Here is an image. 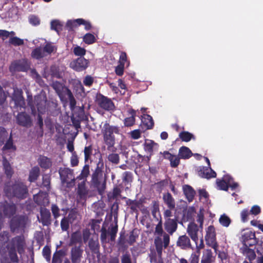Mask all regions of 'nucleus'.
Wrapping results in <instances>:
<instances>
[{
  "label": "nucleus",
  "instance_id": "0eeeda50",
  "mask_svg": "<svg viewBox=\"0 0 263 263\" xmlns=\"http://www.w3.org/2000/svg\"><path fill=\"white\" fill-rule=\"evenodd\" d=\"M96 102L98 105L104 110L112 111L115 109L114 103L112 100L100 93L97 94Z\"/></svg>",
  "mask_w": 263,
  "mask_h": 263
},
{
  "label": "nucleus",
  "instance_id": "9b49d317",
  "mask_svg": "<svg viewBox=\"0 0 263 263\" xmlns=\"http://www.w3.org/2000/svg\"><path fill=\"white\" fill-rule=\"evenodd\" d=\"M3 212V214L5 217L11 218L13 217L16 212V206L13 203H8L5 201L1 205L0 210V218L2 217Z\"/></svg>",
  "mask_w": 263,
  "mask_h": 263
},
{
  "label": "nucleus",
  "instance_id": "3c124183",
  "mask_svg": "<svg viewBox=\"0 0 263 263\" xmlns=\"http://www.w3.org/2000/svg\"><path fill=\"white\" fill-rule=\"evenodd\" d=\"M9 43L15 46H21L24 44V40L17 36H13L10 38Z\"/></svg>",
  "mask_w": 263,
  "mask_h": 263
},
{
  "label": "nucleus",
  "instance_id": "bb28decb",
  "mask_svg": "<svg viewBox=\"0 0 263 263\" xmlns=\"http://www.w3.org/2000/svg\"><path fill=\"white\" fill-rule=\"evenodd\" d=\"M128 112L130 115V116L125 118L123 120L124 125L125 127L132 126L135 124L136 121V111L133 109H130L128 110Z\"/></svg>",
  "mask_w": 263,
  "mask_h": 263
},
{
  "label": "nucleus",
  "instance_id": "a211bd4d",
  "mask_svg": "<svg viewBox=\"0 0 263 263\" xmlns=\"http://www.w3.org/2000/svg\"><path fill=\"white\" fill-rule=\"evenodd\" d=\"M12 245L16 248L17 251L20 254L24 253L25 251L24 246L25 245V239L23 236H17L11 240Z\"/></svg>",
  "mask_w": 263,
  "mask_h": 263
},
{
  "label": "nucleus",
  "instance_id": "e2e57ef3",
  "mask_svg": "<svg viewBox=\"0 0 263 263\" xmlns=\"http://www.w3.org/2000/svg\"><path fill=\"white\" fill-rule=\"evenodd\" d=\"M171 159L170 160V164L171 167L175 168L177 167L180 163V157L175 155H170Z\"/></svg>",
  "mask_w": 263,
  "mask_h": 263
},
{
  "label": "nucleus",
  "instance_id": "423d86ee",
  "mask_svg": "<svg viewBox=\"0 0 263 263\" xmlns=\"http://www.w3.org/2000/svg\"><path fill=\"white\" fill-rule=\"evenodd\" d=\"M28 217L24 215H16L12 217L9 222L10 228L12 232L19 229H24L26 226Z\"/></svg>",
  "mask_w": 263,
  "mask_h": 263
},
{
  "label": "nucleus",
  "instance_id": "f8f14e48",
  "mask_svg": "<svg viewBox=\"0 0 263 263\" xmlns=\"http://www.w3.org/2000/svg\"><path fill=\"white\" fill-rule=\"evenodd\" d=\"M28 105L30 107L32 111L35 110V105L40 113H43L45 111V102L42 100L40 97L35 98V101L33 103L31 96H28L27 98Z\"/></svg>",
  "mask_w": 263,
  "mask_h": 263
},
{
  "label": "nucleus",
  "instance_id": "dca6fc26",
  "mask_svg": "<svg viewBox=\"0 0 263 263\" xmlns=\"http://www.w3.org/2000/svg\"><path fill=\"white\" fill-rule=\"evenodd\" d=\"M198 175L201 178L210 179L216 177V173L211 167L200 166L198 168Z\"/></svg>",
  "mask_w": 263,
  "mask_h": 263
},
{
  "label": "nucleus",
  "instance_id": "a19ab883",
  "mask_svg": "<svg viewBox=\"0 0 263 263\" xmlns=\"http://www.w3.org/2000/svg\"><path fill=\"white\" fill-rule=\"evenodd\" d=\"M77 192L81 198H83L87 195V191L85 187V183L84 181L79 184Z\"/></svg>",
  "mask_w": 263,
  "mask_h": 263
},
{
  "label": "nucleus",
  "instance_id": "ddd939ff",
  "mask_svg": "<svg viewBox=\"0 0 263 263\" xmlns=\"http://www.w3.org/2000/svg\"><path fill=\"white\" fill-rule=\"evenodd\" d=\"M89 64L88 60L84 57H79L70 63L69 66L76 71H82L85 70Z\"/></svg>",
  "mask_w": 263,
  "mask_h": 263
},
{
  "label": "nucleus",
  "instance_id": "864d4df0",
  "mask_svg": "<svg viewBox=\"0 0 263 263\" xmlns=\"http://www.w3.org/2000/svg\"><path fill=\"white\" fill-rule=\"evenodd\" d=\"M37 124L39 126V130H37L36 132L38 133V135L40 137H42L43 136L44 130H43V119L42 117L40 114L37 116Z\"/></svg>",
  "mask_w": 263,
  "mask_h": 263
},
{
  "label": "nucleus",
  "instance_id": "774afa93",
  "mask_svg": "<svg viewBox=\"0 0 263 263\" xmlns=\"http://www.w3.org/2000/svg\"><path fill=\"white\" fill-rule=\"evenodd\" d=\"M121 263H132L130 255L129 253L126 252L121 257Z\"/></svg>",
  "mask_w": 263,
  "mask_h": 263
},
{
  "label": "nucleus",
  "instance_id": "338daca9",
  "mask_svg": "<svg viewBox=\"0 0 263 263\" xmlns=\"http://www.w3.org/2000/svg\"><path fill=\"white\" fill-rule=\"evenodd\" d=\"M118 231V227L117 224L115 226H113L111 228L110 230L109 231V234L110 236L111 241H114L115 240Z\"/></svg>",
  "mask_w": 263,
  "mask_h": 263
},
{
  "label": "nucleus",
  "instance_id": "e433bc0d",
  "mask_svg": "<svg viewBox=\"0 0 263 263\" xmlns=\"http://www.w3.org/2000/svg\"><path fill=\"white\" fill-rule=\"evenodd\" d=\"M10 149H13V151H15L16 149L15 145H14L13 144L11 133L10 134L9 138L7 140L5 145L2 148V150L3 151Z\"/></svg>",
  "mask_w": 263,
  "mask_h": 263
},
{
  "label": "nucleus",
  "instance_id": "20e7f679",
  "mask_svg": "<svg viewBox=\"0 0 263 263\" xmlns=\"http://www.w3.org/2000/svg\"><path fill=\"white\" fill-rule=\"evenodd\" d=\"M104 141L107 146V149L110 151L115 152L116 148H115V134L119 133V128L116 126L110 125L108 123L106 122L102 129Z\"/></svg>",
  "mask_w": 263,
  "mask_h": 263
},
{
  "label": "nucleus",
  "instance_id": "c756f323",
  "mask_svg": "<svg viewBox=\"0 0 263 263\" xmlns=\"http://www.w3.org/2000/svg\"><path fill=\"white\" fill-rule=\"evenodd\" d=\"M126 233L124 230H122L120 233V236L118 238L117 245L120 249L126 250L128 248L126 245Z\"/></svg>",
  "mask_w": 263,
  "mask_h": 263
},
{
  "label": "nucleus",
  "instance_id": "49530a36",
  "mask_svg": "<svg viewBox=\"0 0 263 263\" xmlns=\"http://www.w3.org/2000/svg\"><path fill=\"white\" fill-rule=\"evenodd\" d=\"M219 221L223 227H228L231 223V220L227 215L223 214L220 217Z\"/></svg>",
  "mask_w": 263,
  "mask_h": 263
},
{
  "label": "nucleus",
  "instance_id": "2f4dec72",
  "mask_svg": "<svg viewBox=\"0 0 263 263\" xmlns=\"http://www.w3.org/2000/svg\"><path fill=\"white\" fill-rule=\"evenodd\" d=\"M222 178L224 180L226 183H227L229 187H230L232 190H235L239 186L238 183L234 182L233 177L230 175H224Z\"/></svg>",
  "mask_w": 263,
  "mask_h": 263
},
{
  "label": "nucleus",
  "instance_id": "b1692460",
  "mask_svg": "<svg viewBox=\"0 0 263 263\" xmlns=\"http://www.w3.org/2000/svg\"><path fill=\"white\" fill-rule=\"evenodd\" d=\"M37 162L40 167L44 170H48L51 167L52 162L51 159L46 156L40 155L37 159Z\"/></svg>",
  "mask_w": 263,
  "mask_h": 263
},
{
  "label": "nucleus",
  "instance_id": "4be33fe9",
  "mask_svg": "<svg viewBox=\"0 0 263 263\" xmlns=\"http://www.w3.org/2000/svg\"><path fill=\"white\" fill-rule=\"evenodd\" d=\"M177 245L184 250L192 248L190 239L186 235L179 237L177 241Z\"/></svg>",
  "mask_w": 263,
  "mask_h": 263
},
{
  "label": "nucleus",
  "instance_id": "5fc2aeb1",
  "mask_svg": "<svg viewBox=\"0 0 263 263\" xmlns=\"http://www.w3.org/2000/svg\"><path fill=\"white\" fill-rule=\"evenodd\" d=\"M108 161L115 164H118L120 162V157L118 154L111 153L107 157Z\"/></svg>",
  "mask_w": 263,
  "mask_h": 263
},
{
  "label": "nucleus",
  "instance_id": "09e8293b",
  "mask_svg": "<svg viewBox=\"0 0 263 263\" xmlns=\"http://www.w3.org/2000/svg\"><path fill=\"white\" fill-rule=\"evenodd\" d=\"M84 160L85 162L88 161L91 158L92 154V146L91 145L85 146L84 149Z\"/></svg>",
  "mask_w": 263,
  "mask_h": 263
},
{
  "label": "nucleus",
  "instance_id": "4d7b16f0",
  "mask_svg": "<svg viewBox=\"0 0 263 263\" xmlns=\"http://www.w3.org/2000/svg\"><path fill=\"white\" fill-rule=\"evenodd\" d=\"M89 174V166L85 164L81 171L80 175L77 177V179H82L86 178Z\"/></svg>",
  "mask_w": 263,
  "mask_h": 263
},
{
  "label": "nucleus",
  "instance_id": "2eb2a0df",
  "mask_svg": "<svg viewBox=\"0 0 263 263\" xmlns=\"http://www.w3.org/2000/svg\"><path fill=\"white\" fill-rule=\"evenodd\" d=\"M16 122L18 125L25 127H30L32 125L30 116L25 111L18 113L16 117Z\"/></svg>",
  "mask_w": 263,
  "mask_h": 263
},
{
  "label": "nucleus",
  "instance_id": "69168bd1",
  "mask_svg": "<svg viewBox=\"0 0 263 263\" xmlns=\"http://www.w3.org/2000/svg\"><path fill=\"white\" fill-rule=\"evenodd\" d=\"M77 22L78 23L79 25H84L86 30H90L92 27L91 23L89 21H85L83 18H78L77 19Z\"/></svg>",
  "mask_w": 263,
  "mask_h": 263
},
{
  "label": "nucleus",
  "instance_id": "8fccbe9b",
  "mask_svg": "<svg viewBox=\"0 0 263 263\" xmlns=\"http://www.w3.org/2000/svg\"><path fill=\"white\" fill-rule=\"evenodd\" d=\"M9 236V233L7 231H4L0 234V248L8 241Z\"/></svg>",
  "mask_w": 263,
  "mask_h": 263
},
{
  "label": "nucleus",
  "instance_id": "72a5a7b5",
  "mask_svg": "<svg viewBox=\"0 0 263 263\" xmlns=\"http://www.w3.org/2000/svg\"><path fill=\"white\" fill-rule=\"evenodd\" d=\"M8 255L10 257V260L13 263H18L19 259L16 253V250L14 245H12L10 247L8 248Z\"/></svg>",
  "mask_w": 263,
  "mask_h": 263
},
{
  "label": "nucleus",
  "instance_id": "7ed1b4c3",
  "mask_svg": "<svg viewBox=\"0 0 263 263\" xmlns=\"http://www.w3.org/2000/svg\"><path fill=\"white\" fill-rule=\"evenodd\" d=\"M103 163L99 162L91 175V184L100 194L104 192L106 188V181L103 176Z\"/></svg>",
  "mask_w": 263,
  "mask_h": 263
},
{
  "label": "nucleus",
  "instance_id": "a18cd8bd",
  "mask_svg": "<svg viewBox=\"0 0 263 263\" xmlns=\"http://www.w3.org/2000/svg\"><path fill=\"white\" fill-rule=\"evenodd\" d=\"M255 234L252 231L245 232L242 236V243H247L248 241L253 239L255 238Z\"/></svg>",
  "mask_w": 263,
  "mask_h": 263
},
{
  "label": "nucleus",
  "instance_id": "6e6d98bb",
  "mask_svg": "<svg viewBox=\"0 0 263 263\" xmlns=\"http://www.w3.org/2000/svg\"><path fill=\"white\" fill-rule=\"evenodd\" d=\"M216 184L219 188V190L224 191H228L229 189V186H228V184L222 178L221 179H216Z\"/></svg>",
  "mask_w": 263,
  "mask_h": 263
},
{
  "label": "nucleus",
  "instance_id": "393cba45",
  "mask_svg": "<svg viewBox=\"0 0 263 263\" xmlns=\"http://www.w3.org/2000/svg\"><path fill=\"white\" fill-rule=\"evenodd\" d=\"M164 203L170 209H174L176 206V202L172 194L167 192L163 194L162 197Z\"/></svg>",
  "mask_w": 263,
  "mask_h": 263
},
{
  "label": "nucleus",
  "instance_id": "f3484780",
  "mask_svg": "<svg viewBox=\"0 0 263 263\" xmlns=\"http://www.w3.org/2000/svg\"><path fill=\"white\" fill-rule=\"evenodd\" d=\"M83 250L81 246L72 247L70 250V259L72 263H80L82 258Z\"/></svg>",
  "mask_w": 263,
  "mask_h": 263
},
{
  "label": "nucleus",
  "instance_id": "052dcab7",
  "mask_svg": "<svg viewBox=\"0 0 263 263\" xmlns=\"http://www.w3.org/2000/svg\"><path fill=\"white\" fill-rule=\"evenodd\" d=\"M135 231L136 230L134 229L130 232L129 238L127 240V242L130 246L133 245L136 241V239L138 237V234Z\"/></svg>",
  "mask_w": 263,
  "mask_h": 263
},
{
  "label": "nucleus",
  "instance_id": "c03bdc74",
  "mask_svg": "<svg viewBox=\"0 0 263 263\" xmlns=\"http://www.w3.org/2000/svg\"><path fill=\"white\" fill-rule=\"evenodd\" d=\"M83 40L85 43L90 45L96 42V39L93 34L87 33L84 35Z\"/></svg>",
  "mask_w": 263,
  "mask_h": 263
},
{
  "label": "nucleus",
  "instance_id": "412c9836",
  "mask_svg": "<svg viewBox=\"0 0 263 263\" xmlns=\"http://www.w3.org/2000/svg\"><path fill=\"white\" fill-rule=\"evenodd\" d=\"M142 203L140 201L135 200H132L128 199L126 201V204L129 206L130 213L131 214H136L137 216L139 214L138 209L140 208Z\"/></svg>",
  "mask_w": 263,
  "mask_h": 263
},
{
  "label": "nucleus",
  "instance_id": "f03ea898",
  "mask_svg": "<svg viewBox=\"0 0 263 263\" xmlns=\"http://www.w3.org/2000/svg\"><path fill=\"white\" fill-rule=\"evenodd\" d=\"M155 234L157 235L154 239V245L156 251L159 256H161L162 253L163 247L165 249L170 245V237L168 234L164 232L162 228V221L161 218L156 225L155 230Z\"/></svg>",
  "mask_w": 263,
  "mask_h": 263
},
{
  "label": "nucleus",
  "instance_id": "473e14b6",
  "mask_svg": "<svg viewBox=\"0 0 263 263\" xmlns=\"http://www.w3.org/2000/svg\"><path fill=\"white\" fill-rule=\"evenodd\" d=\"M3 165L6 175L8 178H11L13 174V171L9 162L5 157L3 158Z\"/></svg>",
  "mask_w": 263,
  "mask_h": 263
},
{
  "label": "nucleus",
  "instance_id": "0e129e2a",
  "mask_svg": "<svg viewBox=\"0 0 263 263\" xmlns=\"http://www.w3.org/2000/svg\"><path fill=\"white\" fill-rule=\"evenodd\" d=\"M155 144H156V143L153 141L147 140L144 144V149L148 152L151 153L153 151V147Z\"/></svg>",
  "mask_w": 263,
  "mask_h": 263
},
{
  "label": "nucleus",
  "instance_id": "c9c22d12",
  "mask_svg": "<svg viewBox=\"0 0 263 263\" xmlns=\"http://www.w3.org/2000/svg\"><path fill=\"white\" fill-rule=\"evenodd\" d=\"M46 56L43 49L41 47H37L33 49L31 52V57L35 59L40 60Z\"/></svg>",
  "mask_w": 263,
  "mask_h": 263
},
{
  "label": "nucleus",
  "instance_id": "6ab92c4d",
  "mask_svg": "<svg viewBox=\"0 0 263 263\" xmlns=\"http://www.w3.org/2000/svg\"><path fill=\"white\" fill-rule=\"evenodd\" d=\"M165 230L168 233V235H173L177 229V220L175 219L167 218L165 219L164 223Z\"/></svg>",
  "mask_w": 263,
  "mask_h": 263
},
{
  "label": "nucleus",
  "instance_id": "6e6552de",
  "mask_svg": "<svg viewBox=\"0 0 263 263\" xmlns=\"http://www.w3.org/2000/svg\"><path fill=\"white\" fill-rule=\"evenodd\" d=\"M186 231L192 240L197 244L200 237L199 234H202L203 227L198 226L194 222H191L187 225Z\"/></svg>",
  "mask_w": 263,
  "mask_h": 263
},
{
  "label": "nucleus",
  "instance_id": "f257e3e1",
  "mask_svg": "<svg viewBox=\"0 0 263 263\" xmlns=\"http://www.w3.org/2000/svg\"><path fill=\"white\" fill-rule=\"evenodd\" d=\"M4 191L8 198L15 197L20 200L26 198L28 195L27 186L20 181H15L12 183L7 182L5 184Z\"/></svg>",
  "mask_w": 263,
  "mask_h": 263
},
{
  "label": "nucleus",
  "instance_id": "cd10ccee",
  "mask_svg": "<svg viewBox=\"0 0 263 263\" xmlns=\"http://www.w3.org/2000/svg\"><path fill=\"white\" fill-rule=\"evenodd\" d=\"M33 198L35 203L41 206H46L49 203L48 198L43 194L34 195Z\"/></svg>",
  "mask_w": 263,
  "mask_h": 263
},
{
  "label": "nucleus",
  "instance_id": "f704fd0d",
  "mask_svg": "<svg viewBox=\"0 0 263 263\" xmlns=\"http://www.w3.org/2000/svg\"><path fill=\"white\" fill-rule=\"evenodd\" d=\"M73 213H70L68 217H64L61 221V228L62 231H67L69 228V219L73 217Z\"/></svg>",
  "mask_w": 263,
  "mask_h": 263
},
{
  "label": "nucleus",
  "instance_id": "4468645a",
  "mask_svg": "<svg viewBox=\"0 0 263 263\" xmlns=\"http://www.w3.org/2000/svg\"><path fill=\"white\" fill-rule=\"evenodd\" d=\"M12 100L14 103L13 108L16 109L17 111L21 110L22 108H25L26 103L21 90H17L14 92L12 97Z\"/></svg>",
  "mask_w": 263,
  "mask_h": 263
},
{
  "label": "nucleus",
  "instance_id": "1a4fd4ad",
  "mask_svg": "<svg viewBox=\"0 0 263 263\" xmlns=\"http://www.w3.org/2000/svg\"><path fill=\"white\" fill-rule=\"evenodd\" d=\"M205 240L206 244L216 250L218 245L216 241V232L214 227L212 225L209 226L206 230V234L205 236Z\"/></svg>",
  "mask_w": 263,
  "mask_h": 263
},
{
  "label": "nucleus",
  "instance_id": "de8ad7c7",
  "mask_svg": "<svg viewBox=\"0 0 263 263\" xmlns=\"http://www.w3.org/2000/svg\"><path fill=\"white\" fill-rule=\"evenodd\" d=\"M62 24L58 20H53L51 22V29L59 32L62 30Z\"/></svg>",
  "mask_w": 263,
  "mask_h": 263
},
{
  "label": "nucleus",
  "instance_id": "7c9ffc66",
  "mask_svg": "<svg viewBox=\"0 0 263 263\" xmlns=\"http://www.w3.org/2000/svg\"><path fill=\"white\" fill-rule=\"evenodd\" d=\"M193 155L192 151L187 147L182 146L179 149L178 156L181 159H189Z\"/></svg>",
  "mask_w": 263,
  "mask_h": 263
},
{
  "label": "nucleus",
  "instance_id": "4c0bfd02",
  "mask_svg": "<svg viewBox=\"0 0 263 263\" xmlns=\"http://www.w3.org/2000/svg\"><path fill=\"white\" fill-rule=\"evenodd\" d=\"M82 242V235L80 232L73 233L71 235L70 245H76Z\"/></svg>",
  "mask_w": 263,
  "mask_h": 263
},
{
  "label": "nucleus",
  "instance_id": "aec40b11",
  "mask_svg": "<svg viewBox=\"0 0 263 263\" xmlns=\"http://www.w3.org/2000/svg\"><path fill=\"white\" fill-rule=\"evenodd\" d=\"M41 221L43 226H48L51 224V214L49 210L41 208Z\"/></svg>",
  "mask_w": 263,
  "mask_h": 263
},
{
  "label": "nucleus",
  "instance_id": "79ce46f5",
  "mask_svg": "<svg viewBox=\"0 0 263 263\" xmlns=\"http://www.w3.org/2000/svg\"><path fill=\"white\" fill-rule=\"evenodd\" d=\"M179 136L182 141L186 142L190 141L194 138V135L192 134L185 131L181 132Z\"/></svg>",
  "mask_w": 263,
  "mask_h": 263
},
{
  "label": "nucleus",
  "instance_id": "c85d7f7f",
  "mask_svg": "<svg viewBox=\"0 0 263 263\" xmlns=\"http://www.w3.org/2000/svg\"><path fill=\"white\" fill-rule=\"evenodd\" d=\"M40 174V170L37 166L33 167L29 171L28 180L30 182H34L37 180Z\"/></svg>",
  "mask_w": 263,
  "mask_h": 263
},
{
  "label": "nucleus",
  "instance_id": "58836bf2",
  "mask_svg": "<svg viewBox=\"0 0 263 263\" xmlns=\"http://www.w3.org/2000/svg\"><path fill=\"white\" fill-rule=\"evenodd\" d=\"M213 253L210 249H206L205 254L203 255L201 263H212Z\"/></svg>",
  "mask_w": 263,
  "mask_h": 263
},
{
  "label": "nucleus",
  "instance_id": "9d476101",
  "mask_svg": "<svg viewBox=\"0 0 263 263\" xmlns=\"http://www.w3.org/2000/svg\"><path fill=\"white\" fill-rule=\"evenodd\" d=\"M30 68V63L27 60L23 59L12 62L9 67V69L10 71L26 72Z\"/></svg>",
  "mask_w": 263,
  "mask_h": 263
},
{
  "label": "nucleus",
  "instance_id": "603ef678",
  "mask_svg": "<svg viewBox=\"0 0 263 263\" xmlns=\"http://www.w3.org/2000/svg\"><path fill=\"white\" fill-rule=\"evenodd\" d=\"M8 133L6 129L2 126H0V145L3 144L7 139Z\"/></svg>",
  "mask_w": 263,
  "mask_h": 263
},
{
  "label": "nucleus",
  "instance_id": "a878e982",
  "mask_svg": "<svg viewBox=\"0 0 263 263\" xmlns=\"http://www.w3.org/2000/svg\"><path fill=\"white\" fill-rule=\"evenodd\" d=\"M183 190L187 201L189 202L193 201L196 194V192L194 189L189 185H185L183 187Z\"/></svg>",
  "mask_w": 263,
  "mask_h": 263
},
{
  "label": "nucleus",
  "instance_id": "5701e85b",
  "mask_svg": "<svg viewBox=\"0 0 263 263\" xmlns=\"http://www.w3.org/2000/svg\"><path fill=\"white\" fill-rule=\"evenodd\" d=\"M141 125L142 128L144 130H147L153 128L154 125V122L152 116L149 115L145 114L142 116Z\"/></svg>",
  "mask_w": 263,
  "mask_h": 263
},
{
  "label": "nucleus",
  "instance_id": "bf43d9fd",
  "mask_svg": "<svg viewBox=\"0 0 263 263\" xmlns=\"http://www.w3.org/2000/svg\"><path fill=\"white\" fill-rule=\"evenodd\" d=\"M67 95L69 101V106L71 109H73L76 105V101L72 93L69 89H67Z\"/></svg>",
  "mask_w": 263,
  "mask_h": 263
},
{
  "label": "nucleus",
  "instance_id": "37998d69",
  "mask_svg": "<svg viewBox=\"0 0 263 263\" xmlns=\"http://www.w3.org/2000/svg\"><path fill=\"white\" fill-rule=\"evenodd\" d=\"M51 178L48 174H45L42 177V186L49 191L50 189Z\"/></svg>",
  "mask_w": 263,
  "mask_h": 263
},
{
  "label": "nucleus",
  "instance_id": "ea45409f",
  "mask_svg": "<svg viewBox=\"0 0 263 263\" xmlns=\"http://www.w3.org/2000/svg\"><path fill=\"white\" fill-rule=\"evenodd\" d=\"M88 247L91 252L96 253L99 251V243L98 240L90 239L88 242Z\"/></svg>",
  "mask_w": 263,
  "mask_h": 263
},
{
  "label": "nucleus",
  "instance_id": "39448f33",
  "mask_svg": "<svg viewBox=\"0 0 263 263\" xmlns=\"http://www.w3.org/2000/svg\"><path fill=\"white\" fill-rule=\"evenodd\" d=\"M59 174L62 185L68 189L74 186L75 178L72 170L67 167H60Z\"/></svg>",
  "mask_w": 263,
  "mask_h": 263
},
{
  "label": "nucleus",
  "instance_id": "13d9d810",
  "mask_svg": "<svg viewBox=\"0 0 263 263\" xmlns=\"http://www.w3.org/2000/svg\"><path fill=\"white\" fill-rule=\"evenodd\" d=\"M121 193V190L120 189L118 186H116L114 187L112 193L108 194V197L110 199H116L118 197L120 196Z\"/></svg>",
  "mask_w": 263,
  "mask_h": 263
},
{
  "label": "nucleus",
  "instance_id": "680f3d73",
  "mask_svg": "<svg viewBox=\"0 0 263 263\" xmlns=\"http://www.w3.org/2000/svg\"><path fill=\"white\" fill-rule=\"evenodd\" d=\"M73 52L76 56L83 57L86 54V50L84 48L77 46L73 49Z\"/></svg>",
  "mask_w": 263,
  "mask_h": 263
}]
</instances>
